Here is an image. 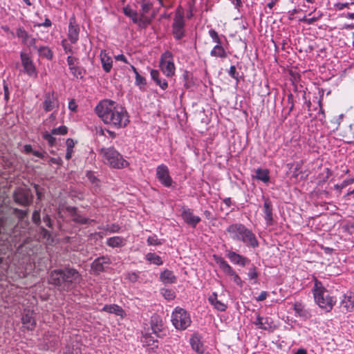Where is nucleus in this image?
<instances>
[{"label":"nucleus","mask_w":354,"mask_h":354,"mask_svg":"<svg viewBox=\"0 0 354 354\" xmlns=\"http://www.w3.org/2000/svg\"><path fill=\"white\" fill-rule=\"evenodd\" d=\"M293 309L300 317L307 318L309 316V313L305 309L304 306L300 302H295L293 306Z\"/></svg>","instance_id":"obj_42"},{"label":"nucleus","mask_w":354,"mask_h":354,"mask_svg":"<svg viewBox=\"0 0 354 354\" xmlns=\"http://www.w3.org/2000/svg\"><path fill=\"white\" fill-rule=\"evenodd\" d=\"M82 280V277L77 270L71 267L63 269H55L50 272L48 283L55 286L59 291L69 292L77 286Z\"/></svg>","instance_id":"obj_2"},{"label":"nucleus","mask_w":354,"mask_h":354,"mask_svg":"<svg viewBox=\"0 0 354 354\" xmlns=\"http://www.w3.org/2000/svg\"><path fill=\"white\" fill-rule=\"evenodd\" d=\"M140 7L139 15L141 18V28L145 29L155 18L156 12H153L151 16L147 15L153 8V3L149 1L142 0Z\"/></svg>","instance_id":"obj_9"},{"label":"nucleus","mask_w":354,"mask_h":354,"mask_svg":"<svg viewBox=\"0 0 354 354\" xmlns=\"http://www.w3.org/2000/svg\"><path fill=\"white\" fill-rule=\"evenodd\" d=\"M147 242L149 245H159L162 244V242L158 239L156 235L149 236Z\"/></svg>","instance_id":"obj_53"},{"label":"nucleus","mask_w":354,"mask_h":354,"mask_svg":"<svg viewBox=\"0 0 354 354\" xmlns=\"http://www.w3.org/2000/svg\"><path fill=\"white\" fill-rule=\"evenodd\" d=\"M42 106L46 112H49L58 106V98L55 91H53L45 93Z\"/></svg>","instance_id":"obj_16"},{"label":"nucleus","mask_w":354,"mask_h":354,"mask_svg":"<svg viewBox=\"0 0 354 354\" xmlns=\"http://www.w3.org/2000/svg\"><path fill=\"white\" fill-rule=\"evenodd\" d=\"M215 262L218 265L219 268L223 273L229 277H232L236 273L234 269L225 260L224 258L218 255L213 256Z\"/></svg>","instance_id":"obj_24"},{"label":"nucleus","mask_w":354,"mask_h":354,"mask_svg":"<svg viewBox=\"0 0 354 354\" xmlns=\"http://www.w3.org/2000/svg\"><path fill=\"white\" fill-rule=\"evenodd\" d=\"M226 257L234 265L243 267L250 263V260L248 257L231 250L226 251Z\"/></svg>","instance_id":"obj_20"},{"label":"nucleus","mask_w":354,"mask_h":354,"mask_svg":"<svg viewBox=\"0 0 354 354\" xmlns=\"http://www.w3.org/2000/svg\"><path fill=\"white\" fill-rule=\"evenodd\" d=\"M208 33L209 37L212 38V41L216 44L210 51V55L222 59H225L227 57L228 53L223 45L221 37L219 36L218 32L212 28L208 31Z\"/></svg>","instance_id":"obj_7"},{"label":"nucleus","mask_w":354,"mask_h":354,"mask_svg":"<svg viewBox=\"0 0 354 354\" xmlns=\"http://www.w3.org/2000/svg\"><path fill=\"white\" fill-rule=\"evenodd\" d=\"M124 14L131 19L133 24H137L141 28V18L139 13L133 9L129 6L123 8Z\"/></svg>","instance_id":"obj_28"},{"label":"nucleus","mask_w":354,"mask_h":354,"mask_svg":"<svg viewBox=\"0 0 354 354\" xmlns=\"http://www.w3.org/2000/svg\"><path fill=\"white\" fill-rule=\"evenodd\" d=\"M151 332H152L156 337L159 338H162L166 335L165 330L163 328L162 321L158 315L151 317Z\"/></svg>","instance_id":"obj_17"},{"label":"nucleus","mask_w":354,"mask_h":354,"mask_svg":"<svg viewBox=\"0 0 354 354\" xmlns=\"http://www.w3.org/2000/svg\"><path fill=\"white\" fill-rule=\"evenodd\" d=\"M75 143L72 138H68L66 141V149L73 151Z\"/></svg>","instance_id":"obj_59"},{"label":"nucleus","mask_w":354,"mask_h":354,"mask_svg":"<svg viewBox=\"0 0 354 354\" xmlns=\"http://www.w3.org/2000/svg\"><path fill=\"white\" fill-rule=\"evenodd\" d=\"M313 291L315 301L317 305L326 312H330L336 303L335 298L328 294L326 289L318 280H315Z\"/></svg>","instance_id":"obj_4"},{"label":"nucleus","mask_w":354,"mask_h":354,"mask_svg":"<svg viewBox=\"0 0 354 354\" xmlns=\"http://www.w3.org/2000/svg\"><path fill=\"white\" fill-rule=\"evenodd\" d=\"M68 133V128L66 126H60L52 129L51 132L45 131L42 134L43 138L48 142L50 147L55 146L56 139L53 137L55 135H66Z\"/></svg>","instance_id":"obj_15"},{"label":"nucleus","mask_w":354,"mask_h":354,"mask_svg":"<svg viewBox=\"0 0 354 354\" xmlns=\"http://www.w3.org/2000/svg\"><path fill=\"white\" fill-rule=\"evenodd\" d=\"M102 311L112 313L115 315H118L120 317H123L124 314V311L122 308L117 304H109L104 306L102 308Z\"/></svg>","instance_id":"obj_35"},{"label":"nucleus","mask_w":354,"mask_h":354,"mask_svg":"<svg viewBox=\"0 0 354 354\" xmlns=\"http://www.w3.org/2000/svg\"><path fill=\"white\" fill-rule=\"evenodd\" d=\"M215 262L218 265L219 268L223 273L229 277H232L236 273L234 269L225 260L224 258L218 255L213 256Z\"/></svg>","instance_id":"obj_22"},{"label":"nucleus","mask_w":354,"mask_h":354,"mask_svg":"<svg viewBox=\"0 0 354 354\" xmlns=\"http://www.w3.org/2000/svg\"><path fill=\"white\" fill-rule=\"evenodd\" d=\"M135 84L139 87L140 90H145L147 84L146 79L139 73L136 75Z\"/></svg>","instance_id":"obj_46"},{"label":"nucleus","mask_w":354,"mask_h":354,"mask_svg":"<svg viewBox=\"0 0 354 354\" xmlns=\"http://www.w3.org/2000/svg\"><path fill=\"white\" fill-rule=\"evenodd\" d=\"M161 294L167 300H173L176 297V294L171 289L162 288L161 289Z\"/></svg>","instance_id":"obj_48"},{"label":"nucleus","mask_w":354,"mask_h":354,"mask_svg":"<svg viewBox=\"0 0 354 354\" xmlns=\"http://www.w3.org/2000/svg\"><path fill=\"white\" fill-rule=\"evenodd\" d=\"M215 262L218 265L219 268L223 273L229 277H232L236 273L234 269L225 260L224 258L218 255L213 256Z\"/></svg>","instance_id":"obj_23"},{"label":"nucleus","mask_w":354,"mask_h":354,"mask_svg":"<svg viewBox=\"0 0 354 354\" xmlns=\"http://www.w3.org/2000/svg\"><path fill=\"white\" fill-rule=\"evenodd\" d=\"M16 35L18 38L21 39L22 44L28 43L30 35L25 30L24 28L20 27L17 29Z\"/></svg>","instance_id":"obj_44"},{"label":"nucleus","mask_w":354,"mask_h":354,"mask_svg":"<svg viewBox=\"0 0 354 354\" xmlns=\"http://www.w3.org/2000/svg\"><path fill=\"white\" fill-rule=\"evenodd\" d=\"M171 322L178 330H185L191 324L189 313L183 308L176 307L171 315Z\"/></svg>","instance_id":"obj_5"},{"label":"nucleus","mask_w":354,"mask_h":354,"mask_svg":"<svg viewBox=\"0 0 354 354\" xmlns=\"http://www.w3.org/2000/svg\"><path fill=\"white\" fill-rule=\"evenodd\" d=\"M218 295L216 292H213L208 298L209 302L216 308V310L223 312L227 309V305L221 302L218 299Z\"/></svg>","instance_id":"obj_31"},{"label":"nucleus","mask_w":354,"mask_h":354,"mask_svg":"<svg viewBox=\"0 0 354 354\" xmlns=\"http://www.w3.org/2000/svg\"><path fill=\"white\" fill-rule=\"evenodd\" d=\"M340 304L347 312L354 311V295H344Z\"/></svg>","instance_id":"obj_29"},{"label":"nucleus","mask_w":354,"mask_h":354,"mask_svg":"<svg viewBox=\"0 0 354 354\" xmlns=\"http://www.w3.org/2000/svg\"><path fill=\"white\" fill-rule=\"evenodd\" d=\"M151 79L156 83L157 85H158L162 90H165L168 84L167 82L165 80H162L159 76L160 73L158 71L152 69L150 72Z\"/></svg>","instance_id":"obj_37"},{"label":"nucleus","mask_w":354,"mask_h":354,"mask_svg":"<svg viewBox=\"0 0 354 354\" xmlns=\"http://www.w3.org/2000/svg\"><path fill=\"white\" fill-rule=\"evenodd\" d=\"M181 217L187 225L193 228H195L201 221L198 216L194 214L192 209L185 207L181 209Z\"/></svg>","instance_id":"obj_14"},{"label":"nucleus","mask_w":354,"mask_h":354,"mask_svg":"<svg viewBox=\"0 0 354 354\" xmlns=\"http://www.w3.org/2000/svg\"><path fill=\"white\" fill-rule=\"evenodd\" d=\"M248 277L250 279H254L255 283L257 282L259 274L257 272V268L254 265L252 264V266L249 268Z\"/></svg>","instance_id":"obj_50"},{"label":"nucleus","mask_w":354,"mask_h":354,"mask_svg":"<svg viewBox=\"0 0 354 354\" xmlns=\"http://www.w3.org/2000/svg\"><path fill=\"white\" fill-rule=\"evenodd\" d=\"M156 176L158 181L165 187L172 186L174 181L167 165L162 164L157 167Z\"/></svg>","instance_id":"obj_11"},{"label":"nucleus","mask_w":354,"mask_h":354,"mask_svg":"<svg viewBox=\"0 0 354 354\" xmlns=\"http://www.w3.org/2000/svg\"><path fill=\"white\" fill-rule=\"evenodd\" d=\"M66 211L73 216L75 217V215L78 214L77 209L75 207L68 206L66 208Z\"/></svg>","instance_id":"obj_60"},{"label":"nucleus","mask_w":354,"mask_h":354,"mask_svg":"<svg viewBox=\"0 0 354 354\" xmlns=\"http://www.w3.org/2000/svg\"><path fill=\"white\" fill-rule=\"evenodd\" d=\"M61 45L63 47L65 53H73V47L70 44L68 43L66 39H62L61 42Z\"/></svg>","instance_id":"obj_55"},{"label":"nucleus","mask_w":354,"mask_h":354,"mask_svg":"<svg viewBox=\"0 0 354 354\" xmlns=\"http://www.w3.org/2000/svg\"><path fill=\"white\" fill-rule=\"evenodd\" d=\"M126 240L121 236H113L106 240V245L111 248H120L125 245Z\"/></svg>","instance_id":"obj_36"},{"label":"nucleus","mask_w":354,"mask_h":354,"mask_svg":"<svg viewBox=\"0 0 354 354\" xmlns=\"http://www.w3.org/2000/svg\"><path fill=\"white\" fill-rule=\"evenodd\" d=\"M21 323L23 327L28 330H32L36 326V320L34 317V312L30 310H25L22 315Z\"/></svg>","instance_id":"obj_19"},{"label":"nucleus","mask_w":354,"mask_h":354,"mask_svg":"<svg viewBox=\"0 0 354 354\" xmlns=\"http://www.w3.org/2000/svg\"><path fill=\"white\" fill-rule=\"evenodd\" d=\"M13 198L16 203L26 207L32 203L33 195L29 189L19 187L14 192Z\"/></svg>","instance_id":"obj_10"},{"label":"nucleus","mask_w":354,"mask_h":354,"mask_svg":"<svg viewBox=\"0 0 354 354\" xmlns=\"http://www.w3.org/2000/svg\"><path fill=\"white\" fill-rule=\"evenodd\" d=\"M100 59L102 66L106 73H109L111 70L113 61L110 56H109L105 51H101Z\"/></svg>","instance_id":"obj_32"},{"label":"nucleus","mask_w":354,"mask_h":354,"mask_svg":"<svg viewBox=\"0 0 354 354\" xmlns=\"http://www.w3.org/2000/svg\"><path fill=\"white\" fill-rule=\"evenodd\" d=\"M158 337H156L152 332H146L142 334L141 341L144 346H151L152 348H157L158 344Z\"/></svg>","instance_id":"obj_27"},{"label":"nucleus","mask_w":354,"mask_h":354,"mask_svg":"<svg viewBox=\"0 0 354 354\" xmlns=\"http://www.w3.org/2000/svg\"><path fill=\"white\" fill-rule=\"evenodd\" d=\"M104 158L107 163L113 168L122 169L129 165L123 156L114 148H109L105 150Z\"/></svg>","instance_id":"obj_6"},{"label":"nucleus","mask_w":354,"mask_h":354,"mask_svg":"<svg viewBox=\"0 0 354 354\" xmlns=\"http://www.w3.org/2000/svg\"><path fill=\"white\" fill-rule=\"evenodd\" d=\"M161 69L164 74L167 77L172 76L175 73V66L172 60V54L169 51H166L162 54L160 61Z\"/></svg>","instance_id":"obj_12"},{"label":"nucleus","mask_w":354,"mask_h":354,"mask_svg":"<svg viewBox=\"0 0 354 354\" xmlns=\"http://www.w3.org/2000/svg\"><path fill=\"white\" fill-rule=\"evenodd\" d=\"M72 220H73V222H75L76 223L81 224V225L89 224L91 222L94 221L92 219H89V218H87L86 217L82 216L80 214H77V215H75V217L73 218Z\"/></svg>","instance_id":"obj_45"},{"label":"nucleus","mask_w":354,"mask_h":354,"mask_svg":"<svg viewBox=\"0 0 354 354\" xmlns=\"http://www.w3.org/2000/svg\"><path fill=\"white\" fill-rule=\"evenodd\" d=\"M233 281L240 287L243 286V281L239 274L236 272L232 277H231Z\"/></svg>","instance_id":"obj_58"},{"label":"nucleus","mask_w":354,"mask_h":354,"mask_svg":"<svg viewBox=\"0 0 354 354\" xmlns=\"http://www.w3.org/2000/svg\"><path fill=\"white\" fill-rule=\"evenodd\" d=\"M37 50L39 57L46 58L48 60H51L53 59V53L49 47L46 46H39Z\"/></svg>","instance_id":"obj_41"},{"label":"nucleus","mask_w":354,"mask_h":354,"mask_svg":"<svg viewBox=\"0 0 354 354\" xmlns=\"http://www.w3.org/2000/svg\"><path fill=\"white\" fill-rule=\"evenodd\" d=\"M318 106H319V111H318L317 114L315 115L314 118H317L319 121L323 122L325 120L326 115H325L324 110L322 106V101L320 100L318 101Z\"/></svg>","instance_id":"obj_51"},{"label":"nucleus","mask_w":354,"mask_h":354,"mask_svg":"<svg viewBox=\"0 0 354 354\" xmlns=\"http://www.w3.org/2000/svg\"><path fill=\"white\" fill-rule=\"evenodd\" d=\"M254 324L258 326L259 328L266 330H269L272 328V323L270 322V318L263 317L259 315L257 316V319L254 322Z\"/></svg>","instance_id":"obj_30"},{"label":"nucleus","mask_w":354,"mask_h":354,"mask_svg":"<svg viewBox=\"0 0 354 354\" xmlns=\"http://www.w3.org/2000/svg\"><path fill=\"white\" fill-rule=\"evenodd\" d=\"M215 262L218 265L219 268L223 273L229 277H232L236 273L234 269L225 260L224 258L218 255L213 256Z\"/></svg>","instance_id":"obj_21"},{"label":"nucleus","mask_w":354,"mask_h":354,"mask_svg":"<svg viewBox=\"0 0 354 354\" xmlns=\"http://www.w3.org/2000/svg\"><path fill=\"white\" fill-rule=\"evenodd\" d=\"M226 231L234 241H241L249 248H256L259 247V241L256 235L243 224L234 223L230 225Z\"/></svg>","instance_id":"obj_3"},{"label":"nucleus","mask_w":354,"mask_h":354,"mask_svg":"<svg viewBox=\"0 0 354 354\" xmlns=\"http://www.w3.org/2000/svg\"><path fill=\"white\" fill-rule=\"evenodd\" d=\"M15 227V223L11 219L0 218V234L1 233H8V231L12 230Z\"/></svg>","instance_id":"obj_38"},{"label":"nucleus","mask_w":354,"mask_h":354,"mask_svg":"<svg viewBox=\"0 0 354 354\" xmlns=\"http://www.w3.org/2000/svg\"><path fill=\"white\" fill-rule=\"evenodd\" d=\"M43 221L46 223V225L49 227H53V223L49 215L46 214L43 217Z\"/></svg>","instance_id":"obj_61"},{"label":"nucleus","mask_w":354,"mask_h":354,"mask_svg":"<svg viewBox=\"0 0 354 354\" xmlns=\"http://www.w3.org/2000/svg\"><path fill=\"white\" fill-rule=\"evenodd\" d=\"M95 112L102 121L116 129L126 127L129 115L124 107L111 100H102L95 106Z\"/></svg>","instance_id":"obj_1"},{"label":"nucleus","mask_w":354,"mask_h":354,"mask_svg":"<svg viewBox=\"0 0 354 354\" xmlns=\"http://www.w3.org/2000/svg\"><path fill=\"white\" fill-rule=\"evenodd\" d=\"M189 342L191 346L194 351L197 352L198 353L202 354L203 353L205 349L203 347V344L200 340L198 336L194 335L190 337Z\"/></svg>","instance_id":"obj_34"},{"label":"nucleus","mask_w":354,"mask_h":354,"mask_svg":"<svg viewBox=\"0 0 354 354\" xmlns=\"http://www.w3.org/2000/svg\"><path fill=\"white\" fill-rule=\"evenodd\" d=\"M160 279L164 283H174L176 282V277L171 270L165 269L160 274Z\"/></svg>","instance_id":"obj_33"},{"label":"nucleus","mask_w":354,"mask_h":354,"mask_svg":"<svg viewBox=\"0 0 354 354\" xmlns=\"http://www.w3.org/2000/svg\"><path fill=\"white\" fill-rule=\"evenodd\" d=\"M349 3H337L335 5V7L338 10H342L345 8H348Z\"/></svg>","instance_id":"obj_64"},{"label":"nucleus","mask_w":354,"mask_h":354,"mask_svg":"<svg viewBox=\"0 0 354 354\" xmlns=\"http://www.w3.org/2000/svg\"><path fill=\"white\" fill-rule=\"evenodd\" d=\"M110 264L108 257H101L97 258L91 264V268L94 272L99 274L105 270V268Z\"/></svg>","instance_id":"obj_26"},{"label":"nucleus","mask_w":354,"mask_h":354,"mask_svg":"<svg viewBox=\"0 0 354 354\" xmlns=\"http://www.w3.org/2000/svg\"><path fill=\"white\" fill-rule=\"evenodd\" d=\"M229 75L235 79L236 80H239V75L238 73L236 72V68L235 66H231L229 71H228Z\"/></svg>","instance_id":"obj_56"},{"label":"nucleus","mask_w":354,"mask_h":354,"mask_svg":"<svg viewBox=\"0 0 354 354\" xmlns=\"http://www.w3.org/2000/svg\"><path fill=\"white\" fill-rule=\"evenodd\" d=\"M264 203L263 207V212L264 213V218L268 225L273 224V206L272 203L269 198H263Z\"/></svg>","instance_id":"obj_25"},{"label":"nucleus","mask_w":354,"mask_h":354,"mask_svg":"<svg viewBox=\"0 0 354 354\" xmlns=\"http://www.w3.org/2000/svg\"><path fill=\"white\" fill-rule=\"evenodd\" d=\"M13 213L15 215H16L19 221H23L27 216L28 210H22L18 208H14Z\"/></svg>","instance_id":"obj_49"},{"label":"nucleus","mask_w":354,"mask_h":354,"mask_svg":"<svg viewBox=\"0 0 354 354\" xmlns=\"http://www.w3.org/2000/svg\"><path fill=\"white\" fill-rule=\"evenodd\" d=\"M20 57L24 73L30 77H37V72L31 57L24 52L21 53Z\"/></svg>","instance_id":"obj_13"},{"label":"nucleus","mask_w":354,"mask_h":354,"mask_svg":"<svg viewBox=\"0 0 354 354\" xmlns=\"http://www.w3.org/2000/svg\"><path fill=\"white\" fill-rule=\"evenodd\" d=\"M86 177L88 178V179L89 180V181L91 183H93L95 185H98L99 180L94 176V174L91 171L87 172Z\"/></svg>","instance_id":"obj_57"},{"label":"nucleus","mask_w":354,"mask_h":354,"mask_svg":"<svg viewBox=\"0 0 354 354\" xmlns=\"http://www.w3.org/2000/svg\"><path fill=\"white\" fill-rule=\"evenodd\" d=\"M80 27L75 22V17L69 19L67 37L71 44H76L79 39Z\"/></svg>","instance_id":"obj_18"},{"label":"nucleus","mask_w":354,"mask_h":354,"mask_svg":"<svg viewBox=\"0 0 354 354\" xmlns=\"http://www.w3.org/2000/svg\"><path fill=\"white\" fill-rule=\"evenodd\" d=\"M102 229L101 227H100ZM105 231L109 232V233H116L119 232L120 230V227L118 224H111V225H106L104 227L102 228Z\"/></svg>","instance_id":"obj_52"},{"label":"nucleus","mask_w":354,"mask_h":354,"mask_svg":"<svg viewBox=\"0 0 354 354\" xmlns=\"http://www.w3.org/2000/svg\"><path fill=\"white\" fill-rule=\"evenodd\" d=\"M145 259L156 266H160L163 263L161 257L156 253L149 252L145 255Z\"/></svg>","instance_id":"obj_43"},{"label":"nucleus","mask_w":354,"mask_h":354,"mask_svg":"<svg viewBox=\"0 0 354 354\" xmlns=\"http://www.w3.org/2000/svg\"><path fill=\"white\" fill-rule=\"evenodd\" d=\"M185 21L184 15L179 10H176L171 24V33L177 41L181 40L185 36Z\"/></svg>","instance_id":"obj_8"},{"label":"nucleus","mask_w":354,"mask_h":354,"mask_svg":"<svg viewBox=\"0 0 354 354\" xmlns=\"http://www.w3.org/2000/svg\"><path fill=\"white\" fill-rule=\"evenodd\" d=\"M25 44L28 46H32L36 50H37V48H39L36 45V39L31 37H30L29 40H28V43H25Z\"/></svg>","instance_id":"obj_62"},{"label":"nucleus","mask_w":354,"mask_h":354,"mask_svg":"<svg viewBox=\"0 0 354 354\" xmlns=\"http://www.w3.org/2000/svg\"><path fill=\"white\" fill-rule=\"evenodd\" d=\"M80 353V343L77 341H72L65 348V354H79Z\"/></svg>","instance_id":"obj_39"},{"label":"nucleus","mask_w":354,"mask_h":354,"mask_svg":"<svg viewBox=\"0 0 354 354\" xmlns=\"http://www.w3.org/2000/svg\"><path fill=\"white\" fill-rule=\"evenodd\" d=\"M32 221L36 225L39 226L41 223L40 209H36L33 212Z\"/></svg>","instance_id":"obj_54"},{"label":"nucleus","mask_w":354,"mask_h":354,"mask_svg":"<svg viewBox=\"0 0 354 354\" xmlns=\"http://www.w3.org/2000/svg\"><path fill=\"white\" fill-rule=\"evenodd\" d=\"M77 59V58H75L73 56H68L67 63H68L69 68H71V67H73V66H76L75 62H76Z\"/></svg>","instance_id":"obj_63"},{"label":"nucleus","mask_w":354,"mask_h":354,"mask_svg":"<svg viewBox=\"0 0 354 354\" xmlns=\"http://www.w3.org/2000/svg\"><path fill=\"white\" fill-rule=\"evenodd\" d=\"M70 71L71 72V73L73 75L74 77H75L76 78H80V79H82L83 77V75H84V70L77 66H73V67H71V68H69Z\"/></svg>","instance_id":"obj_47"},{"label":"nucleus","mask_w":354,"mask_h":354,"mask_svg":"<svg viewBox=\"0 0 354 354\" xmlns=\"http://www.w3.org/2000/svg\"><path fill=\"white\" fill-rule=\"evenodd\" d=\"M254 177L257 180L267 183L270 181L269 171L266 169L258 168L256 170V175Z\"/></svg>","instance_id":"obj_40"}]
</instances>
